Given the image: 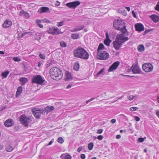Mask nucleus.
<instances>
[{
	"label": "nucleus",
	"instance_id": "nucleus-1",
	"mask_svg": "<svg viewBox=\"0 0 159 159\" xmlns=\"http://www.w3.org/2000/svg\"><path fill=\"white\" fill-rule=\"evenodd\" d=\"M113 26L115 28L121 32V34L117 35V37L121 39H124L125 41H127L128 39L127 37L126 36L128 34L125 25V23L124 21L121 19L115 20L113 22Z\"/></svg>",
	"mask_w": 159,
	"mask_h": 159
},
{
	"label": "nucleus",
	"instance_id": "nucleus-2",
	"mask_svg": "<svg viewBox=\"0 0 159 159\" xmlns=\"http://www.w3.org/2000/svg\"><path fill=\"white\" fill-rule=\"evenodd\" d=\"M74 55L76 57L80 58L84 60H87L89 57V54L84 48L79 47L74 52Z\"/></svg>",
	"mask_w": 159,
	"mask_h": 159
},
{
	"label": "nucleus",
	"instance_id": "nucleus-3",
	"mask_svg": "<svg viewBox=\"0 0 159 159\" xmlns=\"http://www.w3.org/2000/svg\"><path fill=\"white\" fill-rule=\"evenodd\" d=\"M50 74L52 78L55 80H60L62 76L61 70L56 67H53L50 69Z\"/></svg>",
	"mask_w": 159,
	"mask_h": 159
},
{
	"label": "nucleus",
	"instance_id": "nucleus-4",
	"mask_svg": "<svg viewBox=\"0 0 159 159\" xmlns=\"http://www.w3.org/2000/svg\"><path fill=\"white\" fill-rule=\"evenodd\" d=\"M45 80L43 77L40 75H34L31 79V82L33 83H36L42 85L45 84Z\"/></svg>",
	"mask_w": 159,
	"mask_h": 159
},
{
	"label": "nucleus",
	"instance_id": "nucleus-5",
	"mask_svg": "<svg viewBox=\"0 0 159 159\" xmlns=\"http://www.w3.org/2000/svg\"><path fill=\"white\" fill-rule=\"evenodd\" d=\"M20 121L24 126H27L32 120L30 117L26 116L25 115H22L20 117Z\"/></svg>",
	"mask_w": 159,
	"mask_h": 159
},
{
	"label": "nucleus",
	"instance_id": "nucleus-6",
	"mask_svg": "<svg viewBox=\"0 0 159 159\" xmlns=\"http://www.w3.org/2000/svg\"><path fill=\"white\" fill-rule=\"evenodd\" d=\"M109 57L108 53L104 51L98 52L97 58L98 59L101 60H106Z\"/></svg>",
	"mask_w": 159,
	"mask_h": 159
},
{
	"label": "nucleus",
	"instance_id": "nucleus-7",
	"mask_svg": "<svg viewBox=\"0 0 159 159\" xmlns=\"http://www.w3.org/2000/svg\"><path fill=\"white\" fill-rule=\"evenodd\" d=\"M116 40V41L113 42V46L115 49L118 50L121 47L122 44L126 41L124 40V39H121L118 38L117 37Z\"/></svg>",
	"mask_w": 159,
	"mask_h": 159
},
{
	"label": "nucleus",
	"instance_id": "nucleus-8",
	"mask_svg": "<svg viewBox=\"0 0 159 159\" xmlns=\"http://www.w3.org/2000/svg\"><path fill=\"white\" fill-rule=\"evenodd\" d=\"M44 110H41L38 108H34L32 109V112L35 117L38 119L40 118L41 115L44 112Z\"/></svg>",
	"mask_w": 159,
	"mask_h": 159
},
{
	"label": "nucleus",
	"instance_id": "nucleus-9",
	"mask_svg": "<svg viewBox=\"0 0 159 159\" xmlns=\"http://www.w3.org/2000/svg\"><path fill=\"white\" fill-rule=\"evenodd\" d=\"M142 69L145 72H149L153 70V67L151 64L146 63L143 65Z\"/></svg>",
	"mask_w": 159,
	"mask_h": 159
},
{
	"label": "nucleus",
	"instance_id": "nucleus-10",
	"mask_svg": "<svg viewBox=\"0 0 159 159\" xmlns=\"http://www.w3.org/2000/svg\"><path fill=\"white\" fill-rule=\"evenodd\" d=\"M48 33L53 35H57L61 33L60 30L57 27H53L50 28L47 30Z\"/></svg>",
	"mask_w": 159,
	"mask_h": 159
},
{
	"label": "nucleus",
	"instance_id": "nucleus-11",
	"mask_svg": "<svg viewBox=\"0 0 159 159\" xmlns=\"http://www.w3.org/2000/svg\"><path fill=\"white\" fill-rule=\"evenodd\" d=\"M80 4V1H75L73 2L67 3L66 4V5L70 8L75 9Z\"/></svg>",
	"mask_w": 159,
	"mask_h": 159
},
{
	"label": "nucleus",
	"instance_id": "nucleus-12",
	"mask_svg": "<svg viewBox=\"0 0 159 159\" xmlns=\"http://www.w3.org/2000/svg\"><path fill=\"white\" fill-rule=\"evenodd\" d=\"M120 62L118 61L114 62L109 68L108 70V72L112 71L116 69L119 65Z\"/></svg>",
	"mask_w": 159,
	"mask_h": 159
},
{
	"label": "nucleus",
	"instance_id": "nucleus-13",
	"mask_svg": "<svg viewBox=\"0 0 159 159\" xmlns=\"http://www.w3.org/2000/svg\"><path fill=\"white\" fill-rule=\"evenodd\" d=\"M38 12H39L40 13H44L46 12H49V9L48 7H41L38 10Z\"/></svg>",
	"mask_w": 159,
	"mask_h": 159
},
{
	"label": "nucleus",
	"instance_id": "nucleus-14",
	"mask_svg": "<svg viewBox=\"0 0 159 159\" xmlns=\"http://www.w3.org/2000/svg\"><path fill=\"white\" fill-rule=\"evenodd\" d=\"M11 25L12 22L10 20H6L3 24L2 26L4 28H7L10 27Z\"/></svg>",
	"mask_w": 159,
	"mask_h": 159
},
{
	"label": "nucleus",
	"instance_id": "nucleus-15",
	"mask_svg": "<svg viewBox=\"0 0 159 159\" xmlns=\"http://www.w3.org/2000/svg\"><path fill=\"white\" fill-rule=\"evenodd\" d=\"M150 17L155 23L159 21V16L156 15H152L150 16Z\"/></svg>",
	"mask_w": 159,
	"mask_h": 159
},
{
	"label": "nucleus",
	"instance_id": "nucleus-16",
	"mask_svg": "<svg viewBox=\"0 0 159 159\" xmlns=\"http://www.w3.org/2000/svg\"><path fill=\"white\" fill-rule=\"evenodd\" d=\"M13 124L12 120L11 119L7 120L4 123L5 125L7 127L12 126Z\"/></svg>",
	"mask_w": 159,
	"mask_h": 159
},
{
	"label": "nucleus",
	"instance_id": "nucleus-17",
	"mask_svg": "<svg viewBox=\"0 0 159 159\" xmlns=\"http://www.w3.org/2000/svg\"><path fill=\"white\" fill-rule=\"evenodd\" d=\"M132 69V71L134 73H139V69L138 67L136 65H135L134 67L133 66L131 68Z\"/></svg>",
	"mask_w": 159,
	"mask_h": 159
},
{
	"label": "nucleus",
	"instance_id": "nucleus-18",
	"mask_svg": "<svg viewBox=\"0 0 159 159\" xmlns=\"http://www.w3.org/2000/svg\"><path fill=\"white\" fill-rule=\"evenodd\" d=\"M54 109V108L53 106H47L43 110H44V113L45 112L48 113L53 110Z\"/></svg>",
	"mask_w": 159,
	"mask_h": 159
},
{
	"label": "nucleus",
	"instance_id": "nucleus-19",
	"mask_svg": "<svg viewBox=\"0 0 159 159\" xmlns=\"http://www.w3.org/2000/svg\"><path fill=\"white\" fill-rule=\"evenodd\" d=\"M22 87L21 86H19L17 90L16 93V97H18L19 95H20L22 92Z\"/></svg>",
	"mask_w": 159,
	"mask_h": 159
},
{
	"label": "nucleus",
	"instance_id": "nucleus-20",
	"mask_svg": "<svg viewBox=\"0 0 159 159\" xmlns=\"http://www.w3.org/2000/svg\"><path fill=\"white\" fill-rule=\"evenodd\" d=\"M20 80L21 83V84L22 85H24L28 81L27 79L25 77L21 78Z\"/></svg>",
	"mask_w": 159,
	"mask_h": 159
},
{
	"label": "nucleus",
	"instance_id": "nucleus-21",
	"mask_svg": "<svg viewBox=\"0 0 159 159\" xmlns=\"http://www.w3.org/2000/svg\"><path fill=\"white\" fill-rule=\"evenodd\" d=\"M65 78L66 80L72 79L71 74L68 71H67L66 72L65 75Z\"/></svg>",
	"mask_w": 159,
	"mask_h": 159
},
{
	"label": "nucleus",
	"instance_id": "nucleus-22",
	"mask_svg": "<svg viewBox=\"0 0 159 159\" xmlns=\"http://www.w3.org/2000/svg\"><path fill=\"white\" fill-rule=\"evenodd\" d=\"M118 11L119 13L123 15L124 16L126 15V11L124 9L120 8L119 9Z\"/></svg>",
	"mask_w": 159,
	"mask_h": 159
},
{
	"label": "nucleus",
	"instance_id": "nucleus-23",
	"mask_svg": "<svg viewBox=\"0 0 159 159\" xmlns=\"http://www.w3.org/2000/svg\"><path fill=\"white\" fill-rule=\"evenodd\" d=\"M79 64L78 62H76L75 63L74 66V69L76 71H77L79 70Z\"/></svg>",
	"mask_w": 159,
	"mask_h": 159
},
{
	"label": "nucleus",
	"instance_id": "nucleus-24",
	"mask_svg": "<svg viewBox=\"0 0 159 159\" xmlns=\"http://www.w3.org/2000/svg\"><path fill=\"white\" fill-rule=\"evenodd\" d=\"M104 47V45L102 43H100L97 49V52L102 51V50L103 49Z\"/></svg>",
	"mask_w": 159,
	"mask_h": 159
},
{
	"label": "nucleus",
	"instance_id": "nucleus-25",
	"mask_svg": "<svg viewBox=\"0 0 159 159\" xmlns=\"http://www.w3.org/2000/svg\"><path fill=\"white\" fill-rule=\"evenodd\" d=\"M6 150L7 152H10L12 150L13 148L10 145H7L6 146Z\"/></svg>",
	"mask_w": 159,
	"mask_h": 159
},
{
	"label": "nucleus",
	"instance_id": "nucleus-26",
	"mask_svg": "<svg viewBox=\"0 0 159 159\" xmlns=\"http://www.w3.org/2000/svg\"><path fill=\"white\" fill-rule=\"evenodd\" d=\"M36 37L35 39L39 42L41 39L40 34L39 33H37L36 34Z\"/></svg>",
	"mask_w": 159,
	"mask_h": 159
},
{
	"label": "nucleus",
	"instance_id": "nucleus-27",
	"mask_svg": "<svg viewBox=\"0 0 159 159\" xmlns=\"http://www.w3.org/2000/svg\"><path fill=\"white\" fill-rule=\"evenodd\" d=\"M111 42V40L105 39L104 41V43L107 46L110 45V43Z\"/></svg>",
	"mask_w": 159,
	"mask_h": 159
},
{
	"label": "nucleus",
	"instance_id": "nucleus-28",
	"mask_svg": "<svg viewBox=\"0 0 159 159\" xmlns=\"http://www.w3.org/2000/svg\"><path fill=\"white\" fill-rule=\"evenodd\" d=\"M104 69H105L104 68L102 69L97 74V75L98 76L103 75L104 74L103 73V72L104 70Z\"/></svg>",
	"mask_w": 159,
	"mask_h": 159
},
{
	"label": "nucleus",
	"instance_id": "nucleus-29",
	"mask_svg": "<svg viewBox=\"0 0 159 159\" xmlns=\"http://www.w3.org/2000/svg\"><path fill=\"white\" fill-rule=\"evenodd\" d=\"M9 74V72L8 71H7L5 72H2V75L4 78H6L7 75Z\"/></svg>",
	"mask_w": 159,
	"mask_h": 159
},
{
	"label": "nucleus",
	"instance_id": "nucleus-30",
	"mask_svg": "<svg viewBox=\"0 0 159 159\" xmlns=\"http://www.w3.org/2000/svg\"><path fill=\"white\" fill-rule=\"evenodd\" d=\"M93 143L91 142L88 144V147L89 150H91L93 148Z\"/></svg>",
	"mask_w": 159,
	"mask_h": 159
},
{
	"label": "nucleus",
	"instance_id": "nucleus-31",
	"mask_svg": "<svg viewBox=\"0 0 159 159\" xmlns=\"http://www.w3.org/2000/svg\"><path fill=\"white\" fill-rule=\"evenodd\" d=\"M60 45L62 47H65L67 46L66 43L63 41H61L60 42Z\"/></svg>",
	"mask_w": 159,
	"mask_h": 159
},
{
	"label": "nucleus",
	"instance_id": "nucleus-32",
	"mask_svg": "<svg viewBox=\"0 0 159 159\" xmlns=\"http://www.w3.org/2000/svg\"><path fill=\"white\" fill-rule=\"evenodd\" d=\"M57 141L58 143L62 144L63 143L64 140L62 137H60L58 138Z\"/></svg>",
	"mask_w": 159,
	"mask_h": 159
},
{
	"label": "nucleus",
	"instance_id": "nucleus-33",
	"mask_svg": "<svg viewBox=\"0 0 159 159\" xmlns=\"http://www.w3.org/2000/svg\"><path fill=\"white\" fill-rule=\"evenodd\" d=\"M79 36V35L78 34H72L71 37L73 39H76Z\"/></svg>",
	"mask_w": 159,
	"mask_h": 159
},
{
	"label": "nucleus",
	"instance_id": "nucleus-34",
	"mask_svg": "<svg viewBox=\"0 0 159 159\" xmlns=\"http://www.w3.org/2000/svg\"><path fill=\"white\" fill-rule=\"evenodd\" d=\"M64 21L63 20L60 22H57V25L58 27L62 26L64 25Z\"/></svg>",
	"mask_w": 159,
	"mask_h": 159
},
{
	"label": "nucleus",
	"instance_id": "nucleus-35",
	"mask_svg": "<svg viewBox=\"0 0 159 159\" xmlns=\"http://www.w3.org/2000/svg\"><path fill=\"white\" fill-rule=\"evenodd\" d=\"M119 116H120V118H122L123 119H124L125 120H128L127 117L124 114H121L120 115H119Z\"/></svg>",
	"mask_w": 159,
	"mask_h": 159
},
{
	"label": "nucleus",
	"instance_id": "nucleus-36",
	"mask_svg": "<svg viewBox=\"0 0 159 159\" xmlns=\"http://www.w3.org/2000/svg\"><path fill=\"white\" fill-rule=\"evenodd\" d=\"M144 50V46L142 44L140 45V52H143Z\"/></svg>",
	"mask_w": 159,
	"mask_h": 159
},
{
	"label": "nucleus",
	"instance_id": "nucleus-37",
	"mask_svg": "<svg viewBox=\"0 0 159 159\" xmlns=\"http://www.w3.org/2000/svg\"><path fill=\"white\" fill-rule=\"evenodd\" d=\"M13 60L17 62L20 61L21 59L18 57H13Z\"/></svg>",
	"mask_w": 159,
	"mask_h": 159
},
{
	"label": "nucleus",
	"instance_id": "nucleus-38",
	"mask_svg": "<svg viewBox=\"0 0 159 159\" xmlns=\"http://www.w3.org/2000/svg\"><path fill=\"white\" fill-rule=\"evenodd\" d=\"M144 30V28L143 25L140 23V32L143 31Z\"/></svg>",
	"mask_w": 159,
	"mask_h": 159
},
{
	"label": "nucleus",
	"instance_id": "nucleus-39",
	"mask_svg": "<svg viewBox=\"0 0 159 159\" xmlns=\"http://www.w3.org/2000/svg\"><path fill=\"white\" fill-rule=\"evenodd\" d=\"M135 28L136 31H139V23L136 24L135 25Z\"/></svg>",
	"mask_w": 159,
	"mask_h": 159
},
{
	"label": "nucleus",
	"instance_id": "nucleus-40",
	"mask_svg": "<svg viewBox=\"0 0 159 159\" xmlns=\"http://www.w3.org/2000/svg\"><path fill=\"white\" fill-rule=\"evenodd\" d=\"M152 30V29H148V30H145V31L143 33V35H144L147 34V33L151 31Z\"/></svg>",
	"mask_w": 159,
	"mask_h": 159
},
{
	"label": "nucleus",
	"instance_id": "nucleus-41",
	"mask_svg": "<svg viewBox=\"0 0 159 159\" xmlns=\"http://www.w3.org/2000/svg\"><path fill=\"white\" fill-rule=\"evenodd\" d=\"M24 14H25L26 15V14L28 15V13L26 12H25L24 10H21L20 12L19 15L20 16H21Z\"/></svg>",
	"mask_w": 159,
	"mask_h": 159
},
{
	"label": "nucleus",
	"instance_id": "nucleus-42",
	"mask_svg": "<svg viewBox=\"0 0 159 159\" xmlns=\"http://www.w3.org/2000/svg\"><path fill=\"white\" fill-rule=\"evenodd\" d=\"M84 28V26L83 25H81L79 28H75L74 29L75 31L80 30L83 29Z\"/></svg>",
	"mask_w": 159,
	"mask_h": 159
},
{
	"label": "nucleus",
	"instance_id": "nucleus-43",
	"mask_svg": "<svg viewBox=\"0 0 159 159\" xmlns=\"http://www.w3.org/2000/svg\"><path fill=\"white\" fill-rule=\"evenodd\" d=\"M138 109V108L136 107H132L130 108V111H136Z\"/></svg>",
	"mask_w": 159,
	"mask_h": 159
},
{
	"label": "nucleus",
	"instance_id": "nucleus-44",
	"mask_svg": "<svg viewBox=\"0 0 159 159\" xmlns=\"http://www.w3.org/2000/svg\"><path fill=\"white\" fill-rule=\"evenodd\" d=\"M24 67V70L25 71H26L28 69V66L26 64H23Z\"/></svg>",
	"mask_w": 159,
	"mask_h": 159
},
{
	"label": "nucleus",
	"instance_id": "nucleus-45",
	"mask_svg": "<svg viewBox=\"0 0 159 159\" xmlns=\"http://www.w3.org/2000/svg\"><path fill=\"white\" fill-rule=\"evenodd\" d=\"M155 8L156 10L159 11V1L157 2Z\"/></svg>",
	"mask_w": 159,
	"mask_h": 159
},
{
	"label": "nucleus",
	"instance_id": "nucleus-46",
	"mask_svg": "<svg viewBox=\"0 0 159 159\" xmlns=\"http://www.w3.org/2000/svg\"><path fill=\"white\" fill-rule=\"evenodd\" d=\"M135 97V96H133V95H129L128 97V99L129 100H132L133 98Z\"/></svg>",
	"mask_w": 159,
	"mask_h": 159
},
{
	"label": "nucleus",
	"instance_id": "nucleus-47",
	"mask_svg": "<svg viewBox=\"0 0 159 159\" xmlns=\"http://www.w3.org/2000/svg\"><path fill=\"white\" fill-rule=\"evenodd\" d=\"M39 57L43 59H44L45 58V56L44 54H42L41 53L39 54Z\"/></svg>",
	"mask_w": 159,
	"mask_h": 159
},
{
	"label": "nucleus",
	"instance_id": "nucleus-48",
	"mask_svg": "<svg viewBox=\"0 0 159 159\" xmlns=\"http://www.w3.org/2000/svg\"><path fill=\"white\" fill-rule=\"evenodd\" d=\"M103 137L102 135H98L97 137L98 139H99V140H102L103 139Z\"/></svg>",
	"mask_w": 159,
	"mask_h": 159
},
{
	"label": "nucleus",
	"instance_id": "nucleus-49",
	"mask_svg": "<svg viewBox=\"0 0 159 159\" xmlns=\"http://www.w3.org/2000/svg\"><path fill=\"white\" fill-rule=\"evenodd\" d=\"M103 131V129H98L97 130V133L100 134H101Z\"/></svg>",
	"mask_w": 159,
	"mask_h": 159
},
{
	"label": "nucleus",
	"instance_id": "nucleus-50",
	"mask_svg": "<svg viewBox=\"0 0 159 159\" xmlns=\"http://www.w3.org/2000/svg\"><path fill=\"white\" fill-rule=\"evenodd\" d=\"M145 139L146 137H145L143 138H140V142H143Z\"/></svg>",
	"mask_w": 159,
	"mask_h": 159
},
{
	"label": "nucleus",
	"instance_id": "nucleus-51",
	"mask_svg": "<svg viewBox=\"0 0 159 159\" xmlns=\"http://www.w3.org/2000/svg\"><path fill=\"white\" fill-rule=\"evenodd\" d=\"M80 157L82 159H84L85 158V154H82L80 155Z\"/></svg>",
	"mask_w": 159,
	"mask_h": 159
},
{
	"label": "nucleus",
	"instance_id": "nucleus-52",
	"mask_svg": "<svg viewBox=\"0 0 159 159\" xmlns=\"http://www.w3.org/2000/svg\"><path fill=\"white\" fill-rule=\"evenodd\" d=\"M82 149V146H80L77 149V152H80Z\"/></svg>",
	"mask_w": 159,
	"mask_h": 159
},
{
	"label": "nucleus",
	"instance_id": "nucleus-53",
	"mask_svg": "<svg viewBox=\"0 0 159 159\" xmlns=\"http://www.w3.org/2000/svg\"><path fill=\"white\" fill-rule=\"evenodd\" d=\"M106 39L110 40V39L109 38V35L107 33H106Z\"/></svg>",
	"mask_w": 159,
	"mask_h": 159
},
{
	"label": "nucleus",
	"instance_id": "nucleus-54",
	"mask_svg": "<svg viewBox=\"0 0 159 159\" xmlns=\"http://www.w3.org/2000/svg\"><path fill=\"white\" fill-rule=\"evenodd\" d=\"M134 119L136 121H139V117L138 116H135L134 117Z\"/></svg>",
	"mask_w": 159,
	"mask_h": 159
},
{
	"label": "nucleus",
	"instance_id": "nucleus-55",
	"mask_svg": "<svg viewBox=\"0 0 159 159\" xmlns=\"http://www.w3.org/2000/svg\"><path fill=\"white\" fill-rule=\"evenodd\" d=\"M116 121V120L115 119H112L111 121V123H112V124L115 123Z\"/></svg>",
	"mask_w": 159,
	"mask_h": 159
},
{
	"label": "nucleus",
	"instance_id": "nucleus-56",
	"mask_svg": "<svg viewBox=\"0 0 159 159\" xmlns=\"http://www.w3.org/2000/svg\"><path fill=\"white\" fill-rule=\"evenodd\" d=\"M132 14H133V16L134 17H135V18L136 17V14L133 11H132Z\"/></svg>",
	"mask_w": 159,
	"mask_h": 159
},
{
	"label": "nucleus",
	"instance_id": "nucleus-57",
	"mask_svg": "<svg viewBox=\"0 0 159 159\" xmlns=\"http://www.w3.org/2000/svg\"><path fill=\"white\" fill-rule=\"evenodd\" d=\"M72 86V84H69L67 86L66 88L67 89H69Z\"/></svg>",
	"mask_w": 159,
	"mask_h": 159
},
{
	"label": "nucleus",
	"instance_id": "nucleus-58",
	"mask_svg": "<svg viewBox=\"0 0 159 159\" xmlns=\"http://www.w3.org/2000/svg\"><path fill=\"white\" fill-rule=\"evenodd\" d=\"M53 142V141L52 140H51L50 141L49 143L47 145V146H48L49 145H51L52 144Z\"/></svg>",
	"mask_w": 159,
	"mask_h": 159
},
{
	"label": "nucleus",
	"instance_id": "nucleus-59",
	"mask_svg": "<svg viewBox=\"0 0 159 159\" xmlns=\"http://www.w3.org/2000/svg\"><path fill=\"white\" fill-rule=\"evenodd\" d=\"M116 139H119L120 138L121 136L120 135L118 134L116 135Z\"/></svg>",
	"mask_w": 159,
	"mask_h": 159
},
{
	"label": "nucleus",
	"instance_id": "nucleus-60",
	"mask_svg": "<svg viewBox=\"0 0 159 159\" xmlns=\"http://www.w3.org/2000/svg\"><path fill=\"white\" fill-rule=\"evenodd\" d=\"M29 33V32H25L24 33H23V34H22L21 36V37H23L24 36H25L27 33Z\"/></svg>",
	"mask_w": 159,
	"mask_h": 159
},
{
	"label": "nucleus",
	"instance_id": "nucleus-61",
	"mask_svg": "<svg viewBox=\"0 0 159 159\" xmlns=\"http://www.w3.org/2000/svg\"><path fill=\"white\" fill-rule=\"evenodd\" d=\"M51 64V61H48L47 63L48 66H49Z\"/></svg>",
	"mask_w": 159,
	"mask_h": 159
},
{
	"label": "nucleus",
	"instance_id": "nucleus-62",
	"mask_svg": "<svg viewBox=\"0 0 159 159\" xmlns=\"http://www.w3.org/2000/svg\"><path fill=\"white\" fill-rule=\"evenodd\" d=\"M156 115L159 118V110L157 111Z\"/></svg>",
	"mask_w": 159,
	"mask_h": 159
},
{
	"label": "nucleus",
	"instance_id": "nucleus-63",
	"mask_svg": "<svg viewBox=\"0 0 159 159\" xmlns=\"http://www.w3.org/2000/svg\"><path fill=\"white\" fill-rule=\"evenodd\" d=\"M125 8L128 11H130V8L129 7H125Z\"/></svg>",
	"mask_w": 159,
	"mask_h": 159
},
{
	"label": "nucleus",
	"instance_id": "nucleus-64",
	"mask_svg": "<svg viewBox=\"0 0 159 159\" xmlns=\"http://www.w3.org/2000/svg\"><path fill=\"white\" fill-rule=\"evenodd\" d=\"M60 4V3L58 1H57V2H56V5L57 6H59Z\"/></svg>",
	"mask_w": 159,
	"mask_h": 159
}]
</instances>
